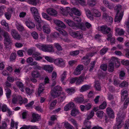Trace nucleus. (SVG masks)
<instances>
[{"instance_id":"obj_1","label":"nucleus","mask_w":129,"mask_h":129,"mask_svg":"<svg viewBox=\"0 0 129 129\" xmlns=\"http://www.w3.org/2000/svg\"><path fill=\"white\" fill-rule=\"evenodd\" d=\"M27 54L29 55H32V57L36 60L39 61L42 59V57L40 56L41 54L38 52H35L33 53V50L32 49H28L27 50Z\"/></svg>"},{"instance_id":"obj_2","label":"nucleus","mask_w":129,"mask_h":129,"mask_svg":"<svg viewBox=\"0 0 129 129\" xmlns=\"http://www.w3.org/2000/svg\"><path fill=\"white\" fill-rule=\"evenodd\" d=\"M62 90V88L60 86L57 85L54 87L51 91V95L54 98L58 97L60 95Z\"/></svg>"},{"instance_id":"obj_3","label":"nucleus","mask_w":129,"mask_h":129,"mask_svg":"<svg viewBox=\"0 0 129 129\" xmlns=\"http://www.w3.org/2000/svg\"><path fill=\"white\" fill-rule=\"evenodd\" d=\"M98 28L99 31H101L104 34L107 35L109 31H111V28L109 27H108L106 25L99 27Z\"/></svg>"},{"instance_id":"obj_4","label":"nucleus","mask_w":129,"mask_h":129,"mask_svg":"<svg viewBox=\"0 0 129 129\" xmlns=\"http://www.w3.org/2000/svg\"><path fill=\"white\" fill-rule=\"evenodd\" d=\"M25 23L26 26L30 29L34 28L35 26V24L32 21L30 17L27 18Z\"/></svg>"},{"instance_id":"obj_5","label":"nucleus","mask_w":129,"mask_h":129,"mask_svg":"<svg viewBox=\"0 0 129 129\" xmlns=\"http://www.w3.org/2000/svg\"><path fill=\"white\" fill-rule=\"evenodd\" d=\"M54 63L59 67H64L65 66L64 60L62 58H57L55 59Z\"/></svg>"},{"instance_id":"obj_6","label":"nucleus","mask_w":129,"mask_h":129,"mask_svg":"<svg viewBox=\"0 0 129 129\" xmlns=\"http://www.w3.org/2000/svg\"><path fill=\"white\" fill-rule=\"evenodd\" d=\"M106 112L108 116L111 119L115 117L114 113L113 110L110 107H108L106 109Z\"/></svg>"},{"instance_id":"obj_7","label":"nucleus","mask_w":129,"mask_h":129,"mask_svg":"<svg viewBox=\"0 0 129 129\" xmlns=\"http://www.w3.org/2000/svg\"><path fill=\"white\" fill-rule=\"evenodd\" d=\"M32 119L31 122H35L37 121L40 120L41 117L40 115L37 114L33 113L32 114Z\"/></svg>"},{"instance_id":"obj_8","label":"nucleus","mask_w":129,"mask_h":129,"mask_svg":"<svg viewBox=\"0 0 129 129\" xmlns=\"http://www.w3.org/2000/svg\"><path fill=\"white\" fill-rule=\"evenodd\" d=\"M84 68L83 66L82 65H79L77 66L74 71L73 74L77 75L81 74V71Z\"/></svg>"},{"instance_id":"obj_9","label":"nucleus","mask_w":129,"mask_h":129,"mask_svg":"<svg viewBox=\"0 0 129 129\" xmlns=\"http://www.w3.org/2000/svg\"><path fill=\"white\" fill-rule=\"evenodd\" d=\"M71 35L72 36L80 39H82L83 38L82 34L79 31L72 32L71 33Z\"/></svg>"},{"instance_id":"obj_10","label":"nucleus","mask_w":129,"mask_h":129,"mask_svg":"<svg viewBox=\"0 0 129 129\" xmlns=\"http://www.w3.org/2000/svg\"><path fill=\"white\" fill-rule=\"evenodd\" d=\"M75 108V104L74 103L71 102L67 104L64 107V110L67 111L72 109H74Z\"/></svg>"},{"instance_id":"obj_11","label":"nucleus","mask_w":129,"mask_h":129,"mask_svg":"<svg viewBox=\"0 0 129 129\" xmlns=\"http://www.w3.org/2000/svg\"><path fill=\"white\" fill-rule=\"evenodd\" d=\"M65 21L70 27L74 29H75L77 23L70 19H66Z\"/></svg>"},{"instance_id":"obj_12","label":"nucleus","mask_w":129,"mask_h":129,"mask_svg":"<svg viewBox=\"0 0 129 129\" xmlns=\"http://www.w3.org/2000/svg\"><path fill=\"white\" fill-rule=\"evenodd\" d=\"M3 36L5 38V42H11V39L8 33L7 32H4Z\"/></svg>"},{"instance_id":"obj_13","label":"nucleus","mask_w":129,"mask_h":129,"mask_svg":"<svg viewBox=\"0 0 129 129\" xmlns=\"http://www.w3.org/2000/svg\"><path fill=\"white\" fill-rule=\"evenodd\" d=\"M103 18L107 21L112 23L113 22V19L110 16H108V14L106 13H103Z\"/></svg>"},{"instance_id":"obj_14","label":"nucleus","mask_w":129,"mask_h":129,"mask_svg":"<svg viewBox=\"0 0 129 129\" xmlns=\"http://www.w3.org/2000/svg\"><path fill=\"white\" fill-rule=\"evenodd\" d=\"M111 61L112 62L114 63V64H115V66L117 68H118L120 65V61L119 59L116 57H113L111 59Z\"/></svg>"},{"instance_id":"obj_15","label":"nucleus","mask_w":129,"mask_h":129,"mask_svg":"<svg viewBox=\"0 0 129 129\" xmlns=\"http://www.w3.org/2000/svg\"><path fill=\"white\" fill-rule=\"evenodd\" d=\"M48 14L51 15L53 16L57 14V11L53 8H50L46 10Z\"/></svg>"},{"instance_id":"obj_16","label":"nucleus","mask_w":129,"mask_h":129,"mask_svg":"<svg viewBox=\"0 0 129 129\" xmlns=\"http://www.w3.org/2000/svg\"><path fill=\"white\" fill-rule=\"evenodd\" d=\"M54 23L58 27L61 28H65L66 27L65 24L61 21L56 20L54 21Z\"/></svg>"},{"instance_id":"obj_17","label":"nucleus","mask_w":129,"mask_h":129,"mask_svg":"<svg viewBox=\"0 0 129 129\" xmlns=\"http://www.w3.org/2000/svg\"><path fill=\"white\" fill-rule=\"evenodd\" d=\"M125 113L122 111H120L117 114V117L116 118L123 120V119L125 117Z\"/></svg>"},{"instance_id":"obj_18","label":"nucleus","mask_w":129,"mask_h":129,"mask_svg":"<svg viewBox=\"0 0 129 129\" xmlns=\"http://www.w3.org/2000/svg\"><path fill=\"white\" fill-rule=\"evenodd\" d=\"M75 29H80L82 30L85 31L86 29V28L83 23H77Z\"/></svg>"},{"instance_id":"obj_19","label":"nucleus","mask_w":129,"mask_h":129,"mask_svg":"<svg viewBox=\"0 0 129 129\" xmlns=\"http://www.w3.org/2000/svg\"><path fill=\"white\" fill-rule=\"evenodd\" d=\"M75 29H80L82 30L85 31L86 29V28L83 23H77Z\"/></svg>"},{"instance_id":"obj_20","label":"nucleus","mask_w":129,"mask_h":129,"mask_svg":"<svg viewBox=\"0 0 129 129\" xmlns=\"http://www.w3.org/2000/svg\"><path fill=\"white\" fill-rule=\"evenodd\" d=\"M43 31L47 34H49L50 32V29L49 26L44 24L42 26Z\"/></svg>"},{"instance_id":"obj_21","label":"nucleus","mask_w":129,"mask_h":129,"mask_svg":"<svg viewBox=\"0 0 129 129\" xmlns=\"http://www.w3.org/2000/svg\"><path fill=\"white\" fill-rule=\"evenodd\" d=\"M89 56L86 55L83 57L82 59L83 63L86 65H88L90 61V59L89 58Z\"/></svg>"},{"instance_id":"obj_22","label":"nucleus","mask_w":129,"mask_h":129,"mask_svg":"<svg viewBox=\"0 0 129 129\" xmlns=\"http://www.w3.org/2000/svg\"><path fill=\"white\" fill-rule=\"evenodd\" d=\"M1 23L2 25L4 26V27L6 30L9 31V27L8 24L6 22L5 20H3L2 21Z\"/></svg>"},{"instance_id":"obj_23","label":"nucleus","mask_w":129,"mask_h":129,"mask_svg":"<svg viewBox=\"0 0 129 129\" xmlns=\"http://www.w3.org/2000/svg\"><path fill=\"white\" fill-rule=\"evenodd\" d=\"M116 122L115 124L116 126H117L118 128H121L122 127L123 124V120H122L119 118H116Z\"/></svg>"},{"instance_id":"obj_24","label":"nucleus","mask_w":129,"mask_h":129,"mask_svg":"<svg viewBox=\"0 0 129 129\" xmlns=\"http://www.w3.org/2000/svg\"><path fill=\"white\" fill-rule=\"evenodd\" d=\"M121 93L122 100L123 101L127 97L128 92L126 90H122L121 91Z\"/></svg>"},{"instance_id":"obj_25","label":"nucleus","mask_w":129,"mask_h":129,"mask_svg":"<svg viewBox=\"0 0 129 129\" xmlns=\"http://www.w3.org/2000/svg\"><path fill=\"white\" fill-rule=\"evenodd\" d=\"M31 75L33 78H37L41 76L40 74L38 71H34L31 72Z\"/></svg>"},{"instance_id":"obj_26","label":"nucleus","mask_w":129,"mask_h":129,"mask_svg":"<svg viewBox=\"0 0 129 129\" xmlns=\"http://www.w3.org/2000/svg\"><path fill=\"white\" fill-rule=\"evenodd\" d=\"M44 69L46 71L50 73L53 71V68L51 66L49 65H45L44 67Z\"/></svg>"},{"instance_id":"obj_27","label":"nucleus","mask_w":129,"mask_h":129,"mask_svg":"<svg viewBox=\"0 0 129 129\" xmlns=\"http://www.w3.org/2000/svg\"><path fill=\"white\" fill-rule=\"evenodd\" d=\"M30 10L33 16L39 15L38 10L35 7H31L30 8Z\"/></svg>"},{"instance_id":"obj_28","label":"nucleus","mask_w":129,"mask_h":129,"mask_svg":"<svg viewBox=\"0 0 129 129\" xmlns=\"http://www.w3.org/2000/svg\"><path fill=\"white\" fill-rule=\"evenodd\" d=\"M95 83L94 88L96 90L100 91L101 90V87L99 81H96L95 82Z\"/></svg>"},{"instance_id":"obj_29","label":"nucleus","mask_w":129,"mask_h":129,"mask_svg":"<svg viewBox=\"0 0 129 129\" xmlns=\"http://www.w3.org/2000/svg\"><path fill=\"white\" fill-rule=\"evenodd\" d=\"M123 17V14H120L118 16V14L117 13L115 16L114 19V21L115 22H120L122 19Z\"/></svg>"},{"instance_id":"obj_30","label":"nucleus","mask_w":129,"mask_h":129,"mask_svg":"<svg viewBox=\"0 0 129 129\" xmlns=\"http://www.w3.org/2000/svg\"><path fill=\"white\" fill-rule=\"evenodd\" d=\"M84 78V77L83 76H81L79 77H77L76 81V84L77 85H79L81 84L83 82Z\"/></svg>"},{"instance_id":"obj_31","label":"nucleus","mask_w":129,"mask_h":129,"mask_svg":"<svg viewBox=\"0 0 129 129\" xmlns=\"http://www.w3.org/2000/svg\"><path fill=\"white\" fill-rule=\"evenodd\" d=\"M89 119H86L84 122V125L86 128L87 129H90L91 127V122L88 121Z\"/></svg>"},{"instance_id":"obj_32","label":"nucleus","mask_w":129,"mask_h":129,"mask_svg":"<svg viewBox=\"0 0 129 129\" xmlns=\"http://www.w3.org/2000/svg\"><path fill=\"white\" fill-rule=\"evenodd\" d=\"M114 65L111 61L108 65V71L109 72H112L114 71Z\"/></svg>"},{"instance_id":"obj_33","label":"nucleus","mask_w":129,"mask_h":129,"mask_svg":"<svg viewBox=\"0 0 129 129\" xmlns=\"http://www.w3.org/2000/svg\"><path fill=\"white\" fill-rule=\"evenodd\" d=\"M10 11V12H6L5 13V17L8 20H9L11 17V14L13 12L12 9H11Z\"/></svg>"},{"instance_id":"obj_34","label":"nucleus","mask_w":129,"mask_h":129,"mask_svg":"<svg viewBox=\"0 0 129 129\" xmlns=\"http://www.w3.org/2000/svg\"><path fill=\"white\" fill-rule=\"evenodd\" d=\"M72 11L73 14L75 15H77L78 16L81 15V12L77 9L75 8H73L72 9Z\"/></svg>"},{"instance_id":"obj_35","label":"nucleus","mask_w":129,"mask_h":129,"mask_svg":"<svg viewBox=\"0 0 129 129\" xmlns=\"http://www.w3.org/2000/svg\"><path fill=\"white\" fill-rule=\"evenodd\" d=\"M92 13L93 15L96 17H99L101 15V13L97 10L93 9L92 10Z\"/></svg>"},{"instance_id":"obj_36","label":"nucleus","mask_w":129,"mask_h":129,"mask_svg":"<svg viewBox=\"0 0 129 129\" xmlns=\"http://www.w3.org/2000/svg\"><path fill=\"white\" fill-rule=\"evenodd\" d=\"M17 85L22 92H23L24 91V85L22 82L17 81Z\"/></svg>"},{"instance_id":"obj_37","label":"nucleus","mask_w":129,"mask_h":129,"mask_svg":"<svg viewBox=\"0 0 129 129\" xmlns=\"http://www.w3.org/2000/svg\"><path fill=\"white\" fill-rule=\"evenodd\" d=\"M90 86L87 85H85L82 86L80 90V91L83 92L89 90L90 88Z\"/></svg>"},{"instance_id":"obj_38","label":"nucleus","mask_w":129,"mask_h":129,"mask_svg":"<svg viewBox=\"0 0 129 129\" xmlns=\"http://www.w3.org/2000/svg\"><path fill=\"white\" fill-rule=\"evenodd\" d=\"M96 4V0H88L87 2V4L91 7H93L95 6Z\"/></svg>"},{"instance_id":"obj_39","label":"nucleus","mask_w":129,"mask_h":129,"mask_svg":"<svg viewBox=\"0 0 129 129\" xmlns=\"http://www.w3.org/2000/svg\"><path fill=\"white\" fill-rule=\"evenodd\" d=\"M4 89L6 92V94L7 98L8 99L9 98L11 94V90L7 88H4Z\"/></svg>"},{"instance_id":"obj_40","label":"nucleus","mask_w":129,"mask_h":129,"mask_svg":"<svg viewBox=\"0 0 129 129\" xmlns=\"http://www.w3.org/2000/svg\"><path fill=\"white\" fill-rule=\"evenodd\" d=\"M57 101L56 100H53L51 103L49 109L50 110H51L55 108V107Z\"/></svg>"},{"instance_id":"obj_41","label":"nucleus","mask_w":129,"mask_h":129,"mask_svg":"<svg viewBox=\"0 0 129 129\" xmlns=\"http://www.w3.org/2000/svg\"><path fill=\"white\" fill-rule=\"evenodd\" d=\"M79 110L76 109H73L71 111V115L73 116H75L79 114Z\"/></svg>"},{"instance_id":"obj_42","label":"nucleus","mask_w":129,"mask_h":129,"mask_svg":"<svg viewBox=\"0 0 129 129\" xmlns=\"http://www.w3.org/2000/svg\"><path fill=\"white\" fill-rule=\"evenodd\" d=\"M64 126L66 129H74V127L68 122H65Z\"/></svg>"},{"instance_id":"obj_43","label":"nucleus","mask_w":129,"mask_h":129,"mask_svg":"<svg viewBox=\"0 0 129 129\" xmlns=\"http://www.w3.org/2000/svg\"><path fill=\"white\" fill-rule=\"evenodd\" d=\"M115 31L120 35H122L124 34V31L122 29H120L119 28H115Z\"/></svg>"},{"instance_id":"obj_44","label":"nucleus","mask_w":129,"mask_h":129,"mask_svg":"<svg viewBox=\"0 0 129 129\" xmlns=\"http://www.w3.org/2000/svg\"><path fill=\"white\" fill-rule=\"evenodd\" d=\"M104 113V112L103 111H97L95 114L98 118L101 119L103 116Z\"/></svg>"},{"instance_id":"obj_45","label":"nucleus","mask_w":129,"mask_h":129,"mask_svg":"<svg viewBox=\"0 0 129 129\" xmlns=\"http://www.w3.org/2000/svg\"><path fill=\"white\" fill-rule=\"evenodd\" d=\"M35 20L37 23L42 22L41 20L39 14L33 16Z\"/></svg>"},{"instance_id":"obj_46","label":"nucleus","mask_w":129,"mask_h":129,"mask_svg":"<svg viewBox=\"0 0 129 129\" xmlns=\"http://www.w3.org/2000/svg\"><path fill=\"white\" fill-rule=\"evenodd\" d=\"M8 109L7 106L5 104H3L0 106V110L3 112H6Z\"/></svg>"},{"instance_id":"obj_47","label":"nucleus","mask_w":129,"mask_h":129,"mask_svg":"<svg viewBox=\"0 0 129 129\" xmlns=\"http://www.w3.org/2000/svg\"><path fill=\"white\" fill-rule=\"evenodd\" d=\"M44 25L43 23L42 22L37 23L36 26L37 30L40 31H41L42 26Z\"/></svg>"},{"instance_id":"obj_48","label":"nucleus","mask_w":129,"mask_h":129,"mask_svg":"<svg viewBox=\"0 0 129 129\" xmlns=\"http://www.w3.org/2000/svg\"><path fill=\"white\" fill-rule=\"evenodd\" d=\"M54 46L55 48L58 50L59 51H62V49L61 46L58 43H55L54 44Z\"/></svg>"},{"instance_id":"obj_49","label":"nucleus","mask_w":129,"mask_h":129,"mask_svg":"<svg viewBox=\"0 0 129 129\" xmlns=\"http://www.w3.org/2000/svg\"><path fill=\"white\" fill-rule=\"evenodd\" d=\"M107 106V103L106 101H104L99 106V108L100 109H105Z\"/></svg>"},{"instance_id":"obj_50","label":"nucleus","mask_w":129,"mask_h":129,"mask_svg":"<svg viewBox=\"0 0 129 129\" xmlns=\"http://www.w3.org/2000/svg\"><path fill=\"white\" fill-rule=\"evenodd\" d=\"M108 49V48L107 47H104L100 50V54L102 55H104L107 51Z\"/></svg>"},{"instance_id":"obj_51","label":"nucleus","mask_w":129,"mask_h":129,"mask_svg":"<svg viewBox=\"0 0 129 129\" xmlns=\"http://www.w3.org/2000/svg\"><path fill=\"white\" fill-rule=\"evenodd\" d=\"M42 15L43 18L46 19L48 20H51V17L49 16L47 14L44 12L42 13Z\"/></svg>"},{"instance_id":"obj_52","label":"nucleus","mask_w":129,"mask_h":129,"mask_svg":"<svg viewBox=\"0 0 129 129\" xmlns=\"http://www.w3.org/2000/svg\"><path fill=\"white\" fill-rule=\"evenodd\" d=\"M67 72L66 71H64L62 75H61V78L60 80L64 84H65L66 82H63V81L66 77Z\"/></svg>"},{"instance_id":"obj_53","label":"nucleus","mask_w":129,"mask_h":129,"mask_svg":"<svg viewBox=\"0 0 129 129\" xmlns=\"http://www.w3.org/2000/svg\"><path fill=\"white\" fill-rule=\"evenodd\" d=\"M66 91L69 94H72L75 92L74 89L72 88H68L66 89Z\"/></svg>"},{"instance_id":"obj_54","label":"nucleus","mask_w":129,"mask_h":129,"mask_svg":"<svg viewBox=\"0 0 129 129\" xmlns=\"http://www.w3.org/2000/svg\"><path fill=\"white\" fill-rule=\"evenodd\" d=\"M17 28L19 31L22 32L24 31L25 30L24 27L22 25L18 24L17 25Z\"/></svg>"},{"instance_id":"obj_55","label":"nucleus","mask_w":129,"mask_h":129,"mask_svg":"<svg viewBox=\"0 0 129 129\" xmlns=\"http://www.w3.org/2000/svg\"><path fill=\"white\" fill-rule=\"evenodd\" d=\"M128 83L126 81H123L121 84H119V86L121 87H127L128 85Z\"/></svg>"},{"instance_id":"obj_56","label":"nucleus","mask_w":129,"mask_h":129,"mask_svg":"<svg viewBox=\"0 0 129 129\" xmlns=\"http://www.w3.org/2000/svg\"><path fill=\"white\" fill-rule=\"evenodd\" d=\"M79 51L78 50L70 52V54L71 56H75L77 55L79 53Z\"/></svg>"},{"instance_id":"obj_57","label":"nucleus","mask_w":129,"mask_h":129,"mask_svg":"<svg viewBox=\"0 0 129 129\" xmlns=\"http://www.w3.org/2000/svg\"><path fill=\"white\" fill-rule=\"evenodd\" d=\"M75 100L76 102H78L79 103H82L83 102L84 100L83 98L79 97L75 98Z\"/></svg>"},{"instance_id":"obj_58","label":"nucleus","mask_w":129,"mask_h":129,"mask_svg":"<svg viewBox=\"0 0 129 129\" xmlns=\"http://www.w3.org/2000/svg\"><path fill=\"white\" fill-rule=\"evenodd\" d=\"M31 35L33 38L35 39H37L38 38V35L37 33L33 31L31 33Z\"/></svg>"},{"instance_id":"obj_59","label":"nucleus","mask_w":129,"mask_h":129,"mask_svg":"<svg viewBox=\"0 0 129 129\" xmlns=\"http://www.w3.org/2000/svg\"><path fill=\"white\" fill-rule=\"evenodd\" d=\"M45 58L48 61L50 62H54L55 60L52 57L49 56H46L45 57Z\"/></svg>"},{"instance_id":"obj_60","label":"nucleus","mask_w":129,"mask_h":129,"mask_svg":"<svg viewBox=\"0 0 129 129\" xmlns=\"http://www.w3.org/2000/svg\"><path fill=\"white\" fill-rule=\"evenodd\" d=\"M47 52H51L54 51L52 45H47Z\"/></svg>"},{"instance_id":"obj_61","label":"nucleus","mask_w":129,"mask_h":129,"mask_svg":"<svg viewBox=\"0 0 129 129\" xmlns=\"http://www.w3.org/2000/svg\"><path fill=\"white\" fill-rule=\"evenodd\" d=\"M122 6L121 5H117L114 8L115 10L117 12V13L118 14L120 12V9L121 8Z\"/></svg>"},{"instance_id":"obj_62","label":"nucleus","mask_w":129,"mask_h":129,"mask_svg":"<svg viewBox=\"0 0 129 129\" xmlns=\"http://www.w3.org/2000/svg\"><path fill=\"white\" fill-rule=\"evenodd\" d=\"M28 2L29 4L34 6H36L38 1V0H29Z\"/></svg>"},{"instance_id":"obj_63","label":"nucleus","mask_w":129,"mask_h":129,"mask_svg":"<svg viewBox=\"0 0 129 129\" xmlns=\"http://www.w3.org/2000/svg\"><path fill=\"white\" fill-rule=\"evenodd\" d=\"M16 54L15 53H12L10 57V61H13L14 60H15L16 57Z\"/></svg>"},{"instance_id":"obj_64","label":"nucleus","mask_w":129,"mask_h":129,"mask_svg":"<svg viewBox=\"0 0 129 129\" xmlns=\"http://www.w3.org/2000/svg\"><path fill=\"white\" fill-rule=\"evenodd\" d=\"M100 68L104 71H106L107 70L108 66L107 65L105 64H101L100 66Z\"/></svg>"}]
</instances>
